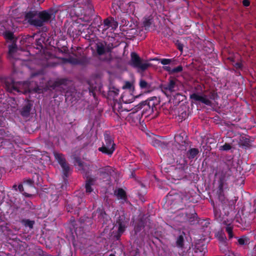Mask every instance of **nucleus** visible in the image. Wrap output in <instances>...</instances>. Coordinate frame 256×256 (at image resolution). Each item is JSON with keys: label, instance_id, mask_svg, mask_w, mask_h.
<instances>
[{"label": "nucleus", "instance_id": "obj_1", "mask_svg": "<svg viewBox=\"0 0 256 256\" xmlns=\"http://www.w3.org/2000/svg\"><path fill=\"white\" fill-rule=\"evenodd\" d=\"M70 14L75 16L82 22H90V27L99 30L102 26V20L96 13L92 0H75L70 9Z\"/></svg>", "mask_w": 256, "mask_h": 256}, {"label": "nucleus", "instance_id": "obj_2", "mask_svg": "<svg viewBox=\"0 0 256 256\" xmlns=\"http://www.w3.org/2000/svg\"><path fill=\"white\" fill-rule=\"evenodd\" d=\"M54 15L52 11L43 10L38 12L37 10L29 11L26 13L25 18L28 22L32 26L36 27H42L45 23L50 21Z\"/></svg>", "mask_w": 256, "mask_h": 256}, {"label": "nucleus", "instance_id": "obj_3", "mask_svg": "<svg viewBox=\"0 0 256 256\" xmlns=\"http://www.w3.org/2000/svg\"><path fill=\"white\" fill-rule=\"evenodd\" d=\"M160 98L156 96H152L146 100L142 101L134 108V112L141 110L142 116L148 117L154 111H157L156 106L160 104Z\"/></svg>", "mask_w": 256, "mask_h": 256}, {"label": "nucleus", "instance_id": "obj_4", "mask_svg": "<svg viewBox=\"0 0 256 256\" xmlns=\"http://www.w3.org/2000/svg\"><path fill=\"white\" fill-rule=\"evenodd\" d=\"M218 96L216 92L214 91H211L208 94L209 98L208 96L206 94L199 95L196 93H193L190 94V98L194 102H200L206 106H212V102L210 99L215 100Z\"/></svg>", "mask_w": 256, "mask_h": 256}, {"label": "nucleus", "instance_id": "obj_5", "mask_svg": "<svg viewBox=\"0 0 256 256\" xmlns=\"http://www.w3.org/2000/svg\"><path fill=\"white\" fill-rule=\"evenodd\" d=\"M130 64L142 72L145 71L152 66L151 64L142 59L135 52H132L130 54Z\"/></svg>", "mask_w": 256, "mask_h": 256}, {"label": "nucleus", "instance_id": "obj_6", "mask_svg": "<svg viewBox=\"0 0 256 256\" xmlns=\"http://www.w3.org/2000/svg\"><path fill=\"white\" fill-rule=\"evenodd\" d=\"M104 143L102 147L98 148V151L102 154L111 156L115 150V146L113 139L109 134H104Z\"/></svg>", "mask_w": 256, "mask_h": 256}, {"label": "nucleus", "instance_id": "obj_7", "mask_svg": "<svg viewBox=\"0 0 256 256\" xmlns=\"http://www.w3.org/2000/svg\"><path fill=\"white\" fill-rule=\"evenodd\" d=\"M178 80L177 78L170 76L168 79L167 84H162L160 86L162 92L166 96L171 95L172 92L178 90Z\"/></svg>", "mask_w": 256, "mask_h": 256}, {"label": "nucleus", "instance_id": "obj_8", "mask_svg": "<svg viewBox=\"0 0 256 256\" xmlns=\"http://www.w3.org/2000/svg\"><path fill=\"white\" fill-rule=\"evenodd\" d=\"M82 199L78 196H74L70 201L67 202L66 205V210L68 212L73 214H79V212L82 208Z\"/></svg>", "mask_w": 256, "mask_h": 256}, {"label": "nucleus", "instance_id": "obj_9", "mask_svg": "<svg viewBox=\"0 0 256 256\" xmlns=\"http://www.w3.org/2000/svg\"><path fill=\"white\" fill-rule=\"evenodd\" d=\"M54 155L56 160L62 168L64 180H67L66 178L68 176L70 168L68 164L66 162L64 156L61 153L57 152H54Z\"/></svg>", "mask_w": 256, "mask_h": 256}, {"label": "nucleus", "instance_id": "obj_10", "mask_svg": "<svg viewBox=\"0 0 256 256\" xmlns=\"http://www.w3.org/2000/svg\"><path fill=\"white\" fill-rule=\"evenodd\" d=\"M92 221L90 218L88 216H82L76 222L74 220L72 223L73 228L76 234H78V232L80 234L81 231H83L86 226H91Z\"/></svg>", "mask_w": 256, "mask_h": 256}, {"label": "nucleus", "instance_id": "obj_11", "mask_svg": "<svg viewBox=\"0 0 256 256\" xmlns=\"http://www.w3.org/2000/svg\"><path fill=\"white\" fill-rule=\"evenodd\" d=\"M234 222L238 228L242 229H246L250 226V220L244 214L240 216V214H237L234 219Z\"/></svg>", "mask_w": 256, "mask_h": 256}, {"label": "nucleus", "instance_id": "obj_12", "mask_svg": "<svg viewBox=\"0 0 256 256\" xmlns=\"http://www.w3.org/2000/svg\"><path fill=\"white\" fill-rule=\"evenodd\" d=\"M128 222L124 216H119L116 220V224L118 225V233L115 236L117 240H118L122 234L124 232L127 227Z\"/></svg>", "mask_w": 256, "mask_h": 256}, {"label": "nucleus", "instance_id": "obj_13", "mask_svg": "<svg viewBox=\"0 0 256 256\" xmlns=\"http://www.w3.org/2000/svg\"><path fill=\"white\" fill-rule=\"evenodd\" d=\"M175 142L179 145L178 149L180 150H186L188 146V140L184 133H180L174 136Z\"/></svg>", "mask_w": 256, "mask_h": 256}, {"label": "nucleus", "instance_id": "obj_14", "mask_svg": "<svg viewBox=\"0 0 256 256\" xmlns=\"http://www.w3.org/2000/svg\"><path fill=\"white\" fill-rule=\"evenodd\" d=\"M18 85H19V84L15 82L12 78H7L6 79L5 88L9 92H20V91L19 90Z\"/></svg>", "mask_w": 256, "mask_h": 256}, {"label": "nucleus", "instance_id": "obj_15", "mask_svg": "<svg viewBox=\"0 0 256 256\" xmlns=\"http://www.w3.org/2000/svg\"><path fill=\"white\" fill-rule=\"evenodd\" d=\"M98 217V220L104 223L108 220V215L106 213L102 206L98 208L96 211L92 213V217Z\"/></svg>", "mask_w": 256, "mask_h": 256}, {"label": "nucleus", "instance_id": "obj_16", "mask_svg": "<svg viewBox=\"0 0 256 256\" xmlns=\"http://www.w3.org/2000/svg\"><path fill=\"white\" fill-rule=\"evenodd\" d=\"M230 176V174L229 173L220 176L218 180V186L217 192L219 195H221L223 193L224 187Z\"/></svg>", "mask_w": 256, "mask_h": 256}, {"label": "nucleus", "instance_id": "obj_17", "mask_svg": "<svg viewBox=\"0 0 256 256\" xmlns=\"http://www.w3.org/2000/svg\"><path fill=\"white\" fill-rule=\"evenodd\" d=\"M206 246L205 244H196L193 248L194 256H204L206 252Z\"/></svg>", "mask_w": 256, "mask_h": 256}, {"label": "nucleus", "instance_id": "obj_18", "mask_svg": "<svg viewBox=\"0 0 256 256\" xmlns=\"http://www.w3.org/2000/svg\"><path fill=\"white\" fill-rule=\"evenodd\" d=\"M118 26V23L112 18H108L104 20L103 26L101 27L102 31L105 32L110 28H115Z\"/></svg>", "mask_w": 256, "mask_h": 256}, {"label": "nucleus", "instance_id": "obj_19", "mask_svg": "<svg viewBox=\"0 0 256 256\" xmlns=\"http://www.w3.org/2000/svg\"><path fill=\"white\" fill-rule=\"evenodd\" d=\"M32 106V102L30 100H28L26 104L20 110V112L21 116L23 117L28 116Z\"/></svg>", "mask_w": 256, "mask_h": 256}, {"label": "nucleus", "instance_id": "obj_20", "mask_svg": "<svg viewBox=\"0 0 256 256\" xmlns=\"http://www.w3.org/2000/svg\"><path fill=\"white\" fill-rule=\"evenodd\" d=\"M184 221L188 222L190 224H194L198 222L197 214L194 212L192 213H186Z\"/></svg>", "mask_w": 256, "mask_h": 256}, {"label": "nucleus", "instance_id": "obj_21", "mask_svg": "<svg viewBox=\"0 0 256 256\" xmlns=\"http://www.w3.org/2000/svg\"><path fill=\"white\" fill-rule=\"evenodd\" d=\"M185 233L184 232H180V234L176 238V246L178 248H182L184 247Z\"/></svg>", "mask_w": 256, "mask_h": 256}, {"label": "nucleus", "instance_id": "obj_22", "mask_svg": "<svg viewBox=\"0 0 256 256\" xmlns=\"http://www.w3.org/2000/svg\"><path fill=\"white\" fill-rule=\"evenodd\" d=\"M82 34H84L83 38L86 40H89L90 42L94 41V38L92 36H94L93 30H92L91 27H88L86 30H84L82 32Z\"/></svg>", "mask_w": 256, "mask_h": 256}, {"label": "nucleus", "instance_id": "obj_23", "mask_svg": "<svg viewBox=\"0 0 256 256\" xmlns=\"http://www.w3.org/2000/svg\"><path fill=\"white\" fill-rule=\"evenodd\" d=\"M154 24V18L152 16L144 18L143 22V25L146 30H150V28Z\"/></svg>", "mask_w": 256, "mask_h": 256}, {"label": "nucleus", "instance_id": "obj_24", "mask_svg": "<svg viewBox=\"0 0 256 256\" xmlns=\"http://www.w3.org/2000/svg\"><path fill=\"white\" fill-rule=\"evenodd\" d=\"M122 101L126 104H130L132 102L134 98L130 92H124L121 96Z\"/></svg>", "mask_w": 256, "mask_h": 256}, {"label": "nucleus", "instance_id": "obj_25", "mask_svg": "<svg viewBox=\"0 0 256 256\" xmlns=\"http://www.w3.org/2000/svg\"><path fill=\"white\" fill-rule=\"evenodd\" d=\"M96 181V178H88L86 182V191L87 193H90L93 189L92 188V186L94 184V182Z\"/></svg>", "mask_w": 256, "mask_h": 256}, {"label": "nucleus", "instance_id": "obj_26", "mask_svg": "<svg viewBox=\"0 0 256 256\" xmlns=\"http://www.w3.org/2000/svg\"><path fill=\"white\" fill-rule=\"evenodd\" d=\"M39 178L40 176L38 174H35L33 176V177L32 179L29 178L26 180L24 181V184H26L28 186H32L34 183L38 184L40 182Z\"/></svg>", "mask_w": 256, "mask_h": 256}, {"label": "nucleus", "instance_id": "obj_27", "mask_svg": "<svg viewBox=\"0 0 256 256\" xmlns=\"http://www.w3.org/2000/svg\"><path fill=\"white\" fill-rule=\"evenodd\" d=\"M112 171V168L110 166H107L100 168L98 170V174L100 176H108L111 174Z\"/></svg>", "mask_w": 256, "mask_h": 256}, {"label": "nucleus", "instance_id": "obj_28", "mask_svg": "<svg viewBox=\"0 0 256 256\" xmlns=\"http://www.w3.org/2000/svg\"><path fill=\"white\" fill-rule=\"evenodd\" d=\"M238 240V244L240 246H244L249 244L250 238L246 236H242L240 237H236Z\"/></svg>", "mask_w": 256, "mask_h": 256}, {"label": "nucleus", "instance_id": "obj_29", "mask_svg": "<svg viewBox=\"0 0 256 256\" xmlns=\"http://www.w3.org/2000/svg\"><path fill=\"white\" fill-rule=\"evenodd\" d=\"M144 224L143 220H140L137 222L134 228V232L135 235H138V234L144 229Z\"/></svg>", "mask_w": 256, "mask_h": 256}, {"label": "nucleus", "instance_id": "obj_30", "mask_svg": "<svg viewBox=\"0 0 256 256\" xmlns=\"http://www.w3.org/2000/svg\"><path fill=\"white\" fill-rule=\"evenodd\" d=\"M96 52L98 56H102L106 54L105 45L102 42H98L96 46Z\"/></svg>", "mask_w": 256, "mask_h": 256}, {"label": "nucleus", "instance_id": "obj_31", "mask_svg": "<svg viewBox=\"0 0 256 256\" xmlns=\"http://www.w3.org/2000/svg\"><path fill=\"white\" fill-rule=\"evenodd\" d=\"M18 52V48L16 44H12L8 46V54L10 56L14 58Z\"/></svg>", "mask_w": 256, "mask_h": 256}, {"label": "nucleus", "instance_id": "obj_32", "mask_svg": "<svg viewBox=\"0 0 256 256\" xmlns=\"http://www.w3.org/2000/svg\"><path fill=\"white\" fill-rule=\"evenodd\" d=\"M199 153L198 149L197 148H190L187 152L186 156L189 159L194 158Z\"/></svg>", "mask_w": 256, "mask_h": 256}, {"label": "nucleus", "instance_id": "obj_33", "mask_svg": "<svg viewBox=\"0 0 256 256\" xmlns=\"http://www.w3.org/2000/svg\"><path fill=\"white\" fill-rule=\"evenodd\" d=\"M218 222L228 226H231V224L234 222V220H232V218L228 219L227 218H224L221 216H219L218 218Z\"/></svg>", "mask_w": 256, "mask_h": 256}, {"label": "nucleus", "instance_id": "obj_34", "mask_svg": "<svg viewBox=\"0 0 256 256\" xmlns=\"http://www.w3.org/2000/svg\"><path fill=\"white\" fill-rule=\"evenodd\" d=\"M147 235L146 232L143 230L140 232L138 235L134 234V236L136 238V240L139 241L140 242H143L146 236Z\"/></svg>", "mask_w": 256, "mask_h": 256}, {"label": "nucleus", "instance_id": "obj_35", "mask_svg": "<svg viewBox=\"0 0 256 256\" xmlns=\"http://www.w3.org/2000/svg\"><path fill=\"white\" fill-rule=\"evenodd\" d=\"M21 223L25 226L28 227L30 229L33 228L35 222L29 219H22L21 220Z\"/></svg>", "mask_w": 256, "mask_h": 256}, {"label": "nucleus", "instance_id": "obj_36", "mask_svg": "<svg viewBox=\"0 0 256 256\" xmlns=\"http://www.w3.org/2000/svg\"><path fill=\"white\" fill-rule=\"evenodd\" d=\"M90 62V59L85 56H82L78 58L77 64L85 66Z\"/></svg>", "mask_w": 256, "mask_h": 256}, {"label": "nucleus", "instance_id": "obj_37", "mask_svg": "<svg viewBox=\"0 0 256 256\" xmlns=\"http://www.w3.org/2000/svg\"><path fill=\"white\" fill-rule=\"evenodd\" d=\"M64 63H69L74 65H77L78 58L70 56L68 58H62Z\"/></svg>", "mask_w": 256, "mask_h": 256}, {"label": "nucleus", "instance_id": "obj_38", "mask_svg": "<svg viewBox=\"0 0 256 256\" xmlns=\"http://www.w3.org/2000/svg\"><path fill=\"white\" fill-rule=\"evenodd\" d=\"M139 86L141 89L149 90L151 87V84L146 82L144 80L141 78L140 80Z\"/></svg>", "mask_w": 256, "mask_h": 256}, {"label": "nucleus", "instance_id": "obj_39", "mask_svg": "<svg viewBox=\"0 0 256 256\" xmlns=\"http://www.w3.org/2000/svg\"><path fill=\"white\" fill-rule=\"evenodd\" d=\"M117 196L119 198L124 200H126L127 199L126 192L121 188L118 189Z\"/></svg>", "mask_w": 256, "mask_h": 256}, {"label": "nucleus", "instance_id": "obj_40", "mask_svg": "<svg viewBox=\"0 0 256 256\" xmlns=\"http://www.w3.org/2000/svg\"><path fill=\"white\" fill-rule=\"evenodd\" d=\"M162 34L164 37L168 38L172 34V30L168 26H164L162 28Z\"/></svg>", "mask_w": 256, "mask_h": 256}, {"label": "nucleus", "instance_id": "obj_41", "mask_svg": "<svg viewBox=\"0 0 256 256\" xmlns=\"http://www.w3.org/2000/svg\"><path fill=\"white\" fill-rule=\"evenodd\" d=\"M76 23V22H74L68 28V34L70 36L74 37V36L77 34L76 30L74 28V25Z\"/></svg>", "mask_w": 256, "mask_h": 256}, {"label": "nucleus", "instance_id": "obj_42", "mask_svg": "<svg viewBox=\"0 0 256 256\" xmlns=\"http://www.w3.org/2000/svg\"><path fill=\"white\" fill-rule=\"evenodd\" d=\"M240 144L246 147H248L250 145V140L249 138L242 137L240 140Z\"/></svg>", "mask_w": 256, "mask_h": 256}, {"label": "nucleus", "instance_id": "obj_43", "mask_svg": "<svg viewBox=\"0 0 256 256\" xmlns=\"http://www.w3.org/2000/svg\"><path fill=\"white\" fill-rule=\"evenodd\" d=\"M4 36L8 40H12L14 38V33L10 31H6L4 32Z\"/></svg>", "mask_w": 256, "mask_h": 256}, {"label": "nucleus", "instance_id": "obj_44", "mask_svg": "<svg viewBox=\"0 0 256 256\" xmlns=\"http://www.w3.org/2000/svg\"><path fill=\"white\" fill-rule=\"evenodd\" d=\"M232 230L233 228L232 226H228L226 228V231L228 234V236L230 239L234 237Z\"/></svg>", "mask_w": 256, "mask_h": 256}, {"label": "nucleus", "instance_id": "obj_45", "mask_svg": "<svg viewBox=\"0 0 256 256\" xmlns=\"http://www.w3.org/2000/svg\"><path fill=\"white\" fill-rule=\"evenodd\" d=\"M0 142L1 144V146L4 147L5 146H8L9 148H11L13 147V144L6 140H4L3 139L0 138Z\"/></svg>", "mask_w": 256, "mask_h": 256}, {"label": "nucleus", "instance_id": "obj_46", "mask_svg": "<svg viewBox=\"0 0 256 256\" xmlns=\"http://www.w3.org/2000/svg\"><path fill=\"white\" fill-rule=\"evenodd\" d=\"M232 148L231 145L228 143H225L223 146L220 147V150L228 151Z\"/></svg>", "mask_w": 256, "mask_h": 256}, {"label": "nucleus", "instance_id": "obj_47", "mask_svg": "<svg viewBox=\"0 0 256 256\" xmlns=\"http://www.w3.org/2000/svg\"><path fill=\"white\" fill-rule=\"evenodd\" d=\"M173 61H174V59H169V58L160 59V62L161 63V64H162V65H164V66L168 64H170V62H172Z\"/></svg>", "mask_w": 256, "mask_h": 256}, {"label": "nucleus", "instance_id": "obj_48", "mask_svg": "<svg viewBox=\"0 0 256 256\" xmlns=\"http://www.w3.org/2000/svg\"><path fill=\"white\" fill-rule=\"evenodd\" d=\"M175 44L177 48L181 52H183L184 44L178 40H176Z\"/></svg>", "mask_w": 256, "mask_h": 256}, {"label": "nucleus", "instance_id": "obj_49", "mask_svg": "<svg viewBox=\"0 0 256 256\" xmlns=\"http://www.w3.org/2000/svg\"><path fill=\"white\" fill-rule=\"evenodd\" d=\"M75 164L78 165L82 170H84V164L79 158H75Z\"/></svg>", "mask_w": 256, "mask_h": 256}, {"label": "nucleus", "instance_id": "obj_50", "mask_svg": "<svg viewBox=\"0 0 256 256\" xmlns=\"http://www.w3.org/2000/svg\"><path fill=\"white\" fill-rule=\"evenodd\" d=\"M183 70V68L182 66H178L172 69V74L178 73L181 72Z\"/></svg>", "mask_w": 256, "mask_h": 256}, {"label": "nucleus", "instance_id": "obj_51", "mask_svg": "<svg viewBox=\"0 0 256 256\" xmlns=\"http://www.w3.org/2000/svg\"><path fill=\"white\" fill-rule=\"evenodd\" d=\"M105 48H106V52H110L113 48L112 44H106V42H104Z\"/></svg>", "mask_w": 256, "mask_h": 256}, {"label": "nucleus", "instance_id": "obj_52", "mask_svg": "<svg viewBox=\"0 0 256 256\" xmlns=\"http://www.w3.org/2000/svg\"><path fill=\"white\" fill-rule=\"evenodd\" d=\"M118 92L119 90L115 88H112V89L110 90V94H113L114 96H117L118 94Z\"/></svg>", "mask_w": 256, "mask_h": 256}, {"label": "nucleus", "instance_id": "obj_53", "mask_svg": "<svg viewBox=\"0 0 256 256\" xmlns=\"http://www.w3.org/2000/svg\"><path fill=\"white\" fill-rule=\"evenodd\" d=\"M42 40L41 39H38V40H36V45L37 46L36 48L42 49L43 48V45H42Z\"/></svg>", "mask_w": 256, "mask_h": 256}, {"label": "nucleus", "instance_id": "obj_54", "mask_svg": "<svg viewBox=\"0 0 256 256\" xmlns=\"http://www.w3.org/2000/svg\"><path fill=\"white\" fill-rule=\"evenodd\" d=\"M234 66L237 70H238V69L242 70L243 68V67H244V66H243L242 64V62H237L235 63L234 64Z\"/></svg>", "mask_w": 256, "mask_h": 256}, {"label": "nucleus", "instance_id": "obj_55", "mask_svg": "<svg viewBox=\"0 0 256 256\" xmlns=\"http://www.w3.org/2000/svg\"><path fill=\"white\" fill-rule=\"evenodd\" d=\"M5 118L3 116L0 115V128H3L5 126ZM1 130L0 129V131Z\"/></svg>", "mask_w": 256, "mask_h": 256}, {"label": "nucleus", "instance_id": "obj_56", "mask_svg": "<svg viewBox=\"0 0 256 256\" xmlns=\"http://www.w3.org/2000/svg\"><path fill=\"white\" fill-rule=\"evenodd\" d=\"M188 113L186 111H184L179 114V116L182 117V118L184 120H185L188 117Z\"/></svg>", "mask_w": 256, "mask_h": 256}, {"label": "nucleus", "instance_id": "obj_57", "mask_svg": "<svg viewBox=\"0 0 256 256\" xmlns=\"http://www.w3.org/2000/svg\"><path fill=\"white\" fill-rule=\"evenodd\" d=\"M220 213V212L218 210L214 208V214L215 218L217 220H218V216H221Z\"/></svg>", "mask_w": 256, "mask_h": 256}, {"label": "nucleus", "instance_id": "obj_58", "mask_svg": "<svg viewBox=\"0 0 256 256\" xmlns=\"http://www.w3.org/2000/svg\"><path fill=\"white\" fill-rule=\"evenodd\" d=\"M152 145L155 146H158L160 145V142L159 140H154L152 141Z\"/></svg>", "mask_w": 256, "mask_h": 256}, {"label": "nucleus", "instance_id": "obj_59", "mask_svg": "<svg viewBox=\"0 0 256 256\" xmlns=\"http://www.w3.org/2000/svg\"><path fill=\"white\" fill-rule=\"evenodd\" d=\"M164 69L168 72L170 74H172V68H171L169 66H164Z\"/></svg>", "mask_w": 256, "mask_h": 256}, {"label": "nucleus", "instance_id": "obj_60", "mask_svg": "<svg viewBox=\"0 0 256 256\" xmlns=\"http://www.w3.org/2000/svg\"><path fill=\"white\" fill-rule=\"evenodd\" d=\"M242 4L244 6H248L250 5V1L249 0H243Z\"/></svg>", "mask_w": 256, "mask_h": 256}, {"label": "nucleus", "instance_id": "obj_61", "mask_svg": "<svg viewBox=\"0 0 256 256\" xmlns=\"http://www.w3.org/2000/svg\"><path fill=\"white\" fill-rule=\"evenodd\" d=\"M52 199L53 200V202L57 201L58 198V196L57 194L51 195Z\"/></svg>", "mask_w": 256, "mask_h": 256}, {"label": "nucleus", "instance_id": "obj_62", "mask_svg": "<svg viewBox=\"0 0 256 256\" xmlns=\"http://www.w3.org/2000/svg\"><path fill=\"white\" fill-rule=\"evenodd\" d=\"M132 84L129 82H127L125 85L124 86V88H130Z\"/></svg>", "mask_w": 256, "mask_h": 256}, {"label": "nucleus", "instance_id": "obj_63", "mask_svg": "<svg viewBox=\"0 0 256 256\" xmlns=\"http://www.w3.org/2000/svg\"><path fill=\"white\" fill-rule=\"evenodd\" d=\"M18 189L20 192H23L24 190L22 184H20L18 186Z\"/></svg>", "mask_w": 256, "mask_h": 256}, {"label": "nucleus", "instance_id": "obj_64", "mask_svg": "<svg viewBox=\"0 0 256 256\" xmlns=\"http://www.w3.org/2000/svg\"><path fill=\"white\" fill-rule=\"evenodd\" d=\"M22 194L28 198H30L32 196V194L26 193V192H23Z\"/></svg>", "mask_w": 256, "mask_h": 256}]
</instances>
